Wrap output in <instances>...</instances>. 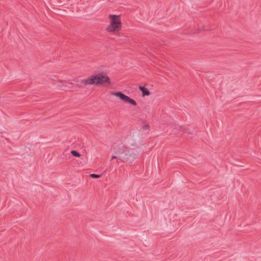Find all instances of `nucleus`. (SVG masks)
<instances>
[{"label": "nucleus", "instance_id": "nucleus-1", "mask_svg": "<svg viewBox=\"0 0 261 261\" xmlns=\"http://www.w3.org/2000/svg\"><path fill=\"white\" fill-rule=\"evenodd\" d=\"M115 155L112 156L111 161L117 159V162L119 161L124 163H130L134 162L137 158L136 153L132 148H129L126 145L117 146L114 147Z\"/></svg>", "mask_w": 261, "mask_h": 261}, {"label": "nucleus", "instance_id": "nucleus-2", "mask_svg": "<svg viewBox=\"0 0 261 261\" xmlns=\"http://www.w3.org/2000/svg\"><path fill=\"white\" fill-rule=\"evenodd\" d=\"M81 83L86 85H103L108 86L110 85L109 76L106 74H93L87 79L82 80Z\"/></svg>", "mask_w": 261, "mask_h": 261}, {"label": "nucleus", "instance_id": "nucleus-3", "mask_svg": "<svg viewBox=\"0 0 261 261\" xmlns=\"http://www.w3.org/2000/svg\"><path fill=\"white\" fill-rule=\"evenodd\" d=\"M120 15H110L109 18L111 19L110 24L107 27V30L109 32H115L118 31L121 28L122 23L118 19Z\"/></svg>", "mask_w": 261, "mask_h": 261}, {"label": "nucleus", "instance_id": "nucleus-4", "mask_svg": "<svg viewBox=\"0 0 261 261\" xmlns=\"http://www.w3.org/2000/svg\"><path fill=\"white\" fill-rule=\"evenodd\" d=\"M112 94L119 97L120 99L123 100L126 103H130L134 106H136L137 105V102L135 100L130 98L129 97L124 94L121 92H113L112 93Z\"/></svg>", "mask_w": 261, "mask_h": 261}, {"label": "nucleus", "instance_id": "nucleus-5", "mask_svg": "<svg viewBox=\"0 0 261 261\" xmlns=\"http://www.w3.org/2000/svg\"><path fill=\"white\" fill-rule=\"evenodd\" d=\"M139 89L141 90L143 96L148 95L150 93L149 90L143 86H140Z\"/></svg>", "mask_w": 261, "mask_h": 261}, {"label": "nucleus", "instance_id": "nucleus-6", "mask_svg": "<svg viewBox=\"0 0 261 261\" xmlns=\"http://www.w3.org/2000/svg\"><path fill=\"white\" fill-rule=\"evenodd\" d=\"M70 152L74 156L80 157L81 156L80 153L78 152L76 150H71Z\"/></svg>", "mask_w": 261, "mask_h": 261}, {"label": "nucleus", "instance_id": "nucleus-7", "mask_svg": "<svg viewBox=\"0 0 261 261\" xmlns=\"http://www.w3.org/2000/svg\"><path fill=\"white\" fill-rule=\"evenodd\" d=\"M101 176V175L100 174H91L90 175V177L91 178H99Z\"/></svg>", "mask_w": 261, "mask_h": 261}]
</instances>
